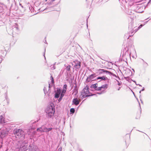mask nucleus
I'll list each match as a JSON object with an SVG mask.
<instances>
[{
  "label": "nucleus",
  "instance_id": "nucleus-3",
  "mask_svg": "<svg viewBox=\"0 0 151 151\" xmlns=\"http://www.w3.org/2000/svg\"><path fill=\"white\" fill-rule=\"evenodd\" d=\"M14 134L16 137L17 138H20L22 137H24V131L20 129L17 130Z\"/></svg>",
  "mask_w": 151,
  "mask_h": 151
},
{
  "label": "nucleus",
  "instance_id": "nucleus-35",
  "mask_svg": "<svg viewBox=\"0 0 151 151\" xmlns=\"http://www.w3.org/2000/svg\"><path fill=\"white\" fill-rule=\"evenodd\" d=\"M145 90V88L144 87H143L142 89L141 90L142 91H144Z\"/></svg>",
  "mask_w": 151,
  "mask_h": 151
},
{
  "label": "nucleus",
  "instance_id": "nucleus-13",
  "mask_svg": "<svg viewBox=\"0 0 151 151\" xmlns=\"http://www.w3.org/2000/svg\"><path fill=\"white\" fill-rule=\"evenodd\" d=\"M8 134V132L5 131H2L0 133V136L1 137L6 136Z\"/></svg>",
  "mask_w": 151,
  "mask_h": 151
},
{
  "label": "nucleus",
  "instance_id": "nucleus-25",
  "mask_svg": "<svg viewBox=\"0 0 151 151\" xmlns=\"http://www.w3.org/2000/svg\"><path fill=\"white\" fill-rule=\"evenodd\" d=\"M52 128L51 127V128H47V132H49L50 131H51V130H52Z\"/></svg>",
  "mask_w": 151,
  "mask_h": 151
},
{
  "label": "nucleus",
  "instance_id": "nucleus-23",
  "mask_svg": "<svg viewBox=\"0 0 151 151\" xmlns=\"http://www.w3.org/2000/svg\"><path fill=\"white\" fill-rule=\"evenodd\" d=\"M43 90L45 94H46L47 93L46 88L44 87V88Z\"/></svg>",
  "mask_w": 151,
  "mask_h": 151
},
{
  "label": "nucleus",
  "instance_id": "nucleus-31",
  "mask_svg": "<svg viewBox=\"0 0 151 151\" xmlns=\"http://www.w3.org/2000/svg\"><path fill=\"white\" fill-rule=\"evenodd\" d=\"M60 94V97H61V98H63V96H64V94L62 93H61Z\"/></svg>",
  "mask_w": 151,
  "mask_h": 151
},
{
  "label": "nucleus",
  "instance_id": "nucleus-4",
  "mask_svg": "<svg viewBox=\"0 0 151 151\" xmlns=\"http://www.w3.org/2000/svg\"><path fill=\"white\" fill-rule=\"evenodd\" d=\"M128 48H125L122 50L121 54L122 55L123 58H127L130 57V55L128 51Z\"/></svg>",
  "mask_w": 151,
  "mask_h": 151
},
{
  "label": "nucleus",
  "instance_id": "nucleus-44",
  "mask_svg": "<svg viewBox=\"0 0 151 151\" xmlns=\"http://www.w3.org/2000/svg\"><path fill=\"white\" fill-rule=\"evenodd\" d=\"M54 69H55V67L54 68Z\"/></svg>",
  "mask_w": 151,
  "mask_h": 151
},
{
  "label": "nucleus",
  "instance_id": "nucleus-22",
  "mask_svg": "<svg viewBox=\"0 0 151 151\" xmlns=\"http://www.w3.org/2000/svg\"><path fill=\"white\" fill-rule=\"evenodd\" d=\"M124 78L129 82L130 81V78L129 77H124Z\"/></svg>",
  "mask_w": 151,
  "mask_h": 151
},
{
  "label": "nucleus",
  "instance_id": "nucleus-42",
  "mask_svg": "<svg viewBox=\"0 0 151 151\" xmlns=\"http://www.w3.org/2000/svg\"><path fill=\"white\" fill-rule=\"evenodd\" d=\"M35 128H34L33 127L31 128V129H34Z\"/></svg>",
  "mask_w": 151,
  "mask_h": 151
},
{
  "label": "nucleus",
  "instance_id": "nucleus-33",
  "mask_svg": "<svg viewBox=\"0 0 151 151\" xmlns=\"http://www.w3.org/2000/svg\"><path fill=\"white\" fill-rule=\"evenodd\" d=\"M73 91H74H74H75V92H76V93H77V92H78L77 90H76V89H74L73 90Z\"/></svg>",
  "mask_w": 151,
  "mask_h": 151
},
{
  "label": "nucleus",
  "instance_id": "nucleus-41",
  "mask_svg": "<svg viewBox=\"0 0 151 151\" xmlns=\"http://www.w3.org/2000/svg\"><path fill=\"white\" fill-rule=\"evenodd\" d=\"M141 91H142L141 90L139 92V93H140Z\"/></svg>",
  "mask_w": 151,
  "mask_h": 151
},
{
  "label": "nucleus",
  "instance_id": "nucleus-16",
  "mask_svg": "<svg viewBox=\"0 0 151 151\" xmlns=\"http://www.w3.org/2000/svg\"><path fill=\"white\" fill-rule=\"evenodd\" d=\"M5 123L4 118L2 115L0 116V123Z\"/></svg>",
  "mask_w": 151,
  "mask_h": 151
},
{
  "label": "nucleus",
  "instance_id": "nucleus-15",
  "mask_svg": "<svg viewBox=\"0 0 151 151\" xmlns=\"http://www.w3.org/2000/svg\"><path fill=\"white\" fill-rule=\"evenodd\" d=\"M64 66L66 67V69L67 71H69L70 70L71 66L69 65H66V64L64 65Z\"/></svg>",
  "mask_w": 151,
  "mask_h": 151
},
{
  "label": "nucleus",
  "instance_id": "nucleus-18",
  "mask_svg": "<svg viewBox=\"0 0 151 151\" xmlns=\"http://www.w3.org/2000/svg\"><path fill=\"white\" fill-rule=\"evenodd\" d=\"M139 29L138 28L137 29H135V30L134 31H132V32H131V33L130 35H129V36H131L133 35V34H132L133 33L134 34L137 31V30Z\"/></svg>",
  "mask_w": 151,
  "mask_h": 151
},
{
  "label": "nucleus",
  "instance_id": "nucleus-9",
  "mask_svg": "<svg viewBox=\"0 0 151 151\" xmlns=\"http://www.w3.org/2000/svg\"><path fill=\"white\" fill-rule=\"evenodd\" d=\"M96 76V73H93L89 76L87 78L86 81L87 82H90L92 79Z\"/></svg>",
  "mask_w": 151,
  "mask_h": 151
},
{
  "label": "nucleus",
  "instance_id": "nucleus-36",
  "mask_svg": "<svg viewBox=\"0 0 151 151\" xmlns=\"http://www.w3.org/2000/svg\"><path fill=\"white\" fill-rule=\"evenodd\" d=\"M19 5L21 6V7L22 8H23V6L22 5V4H19Z\"/></svg>",
  "mask_w": 151,
  "mask_h": 151
},
{
  "label": "nucleus",
  "instance_id": "nucleus-1",
  "mask_svg": "<svg viewBox=\"0 0 151 151\" xmlns=\"http://www.w3.org/2000/svg\"><path fill=\"white\" fill-rule=\"evenodd\" d=\"M45 111L47 114V117L49 118H52L54 116L55 112V109L54 107L51 105L47 108Z\"/></svg>",
  "mask_w": 151,
  "mask_h": 151
},
{
  "label": "nucleus",
  "instance_id": "nucleus-21",
  "mask_svg": "<svg viewBox=\"0 0 151 151\" xmlns=\"http://www.w3.org/2000/svg\"><path fill=\"white\" fill-rule=\"evenodd\" d=\"M50 79L51 80V82L52 83H54V80L53 77L51 76L50 77Z\"/></svg>",
  "mask_w": 151,
  "mask_h": 151
},
{
  "label": "nucleus",
  "instance_id": "nucleus-5",
  "mask_svg": "<svg viewBox=\"0 0 151 151\" xmlns=\"http://www.w3.org/2000/svg\"><path fill=\"white\" fill-rule=\"evenodd\" d=\"M109 71L103 69H99L96 72V73L100 76L105 75V74H108Z\"/></svg>",
  "mask_w": 151,
  "mask_h": 151
},
{
  "label": "nucleus",
  "instance_id": "nucleus-8",
  "mask_svg": "<svg viewBox=\"0 0 151 151\" xmlns=\"http://www.w3.org/2000/svg\"><path fill=\"white\" fill-rule=\"evenodd\" d=\"M61 93V91L60 89V88H58L55 92V98H58L60 96Z\"/></svg>",
  "mask_w": 151,
  "mask_h": 151
},
{
  "label": "nucleus",
  "instance_id": "nucleus-24",
  "mask_svg": "<svg viewBox=\"0 0 151 151\" xmlns=\"http://www.w3.org/2000/svg\"><path fill=\"white\" fill-rule=\"evenodd\" d=\"M63 89L66 90L67 89V85L66 84H65L63 87Z\"/></svg>",
  "mask_w": 151,
  "mask_h": 151
},
{
  "label": "nucleus",
  "instance_id": "nucleus-29",
  "mask_svg": "<svg viewBox=\"0 0 151 151\" xmlns=\"http://www.w3.org/2000/svg\"><path fill=\"white\" fill-rule=\"evenodd\" d=\"M117 82H118V84H117L118 85V86H120L121 85V83H120V82H119V81H117Z\"/></svg>",
  "mask_w": 151,
  "mask_h": 151
},
{
  "label": "nucleus",
  "instance_id": "nucleus-40",
  "mask_svg": "<svg viewBox=\"0 0 151 151\" xmlns=\"http://www.w3.org/2000/svg\"><path fill=\"white\" fill-rule=\"evenodd\" d=\"M139 86H141V87L142 86L140 84H139Z\"/></svg>",
  "mask_w": 151,
  "mask_h": 151
},
{
  "label": "nucleus",
  "instance_id": "nucleus-14",
  "mask_svg": "<svg viewBox=\"0 0 151 151\" xmlns=\"http://www.w3.org/2000/svg\"><path fill=\"white\" fill-rule=\"evenodd\" d=\"M97 83L91 85L90 86V88H94L95 90L99 91V90L98 89V88L97 86Z\"/></svg>",
  "mask_w": 151,
  "mask_h": 151
},
{
  "label": "nucleus",
  "instance_id": "nucleus-20",
  "mask_svg": "<svg viewBox=\"0 0 151 151\" xmlns=\"http://www.w3.org/2000/svg\"><path fill=\"white\" fill-rule=\"evenodd\" d=\"M70 112L72 114H73L75 112V109L73 108H72L70 109Z\"/></svg>",
  "mask_w": 151,
  "mask_h": 151
},
{
  "label": "nucleus",
  "instance_id": "nucleus-37",
  "mask_svg": "<svg viewBox=\"0 0 151 151\" xmlns=\"http://www.w3.org/2000/svg\"><path fill=\"white\" fill-rule=\"evenodd\" d=\"M50 84H49V88H50Z\"/></svg>",
  "mask_w": 151,
  "mask_h": 151
},
{
  "label": "nucleus",
  "instance_id": "nucleus-11",
  "mask_svg": "<svg viewBox=\"0 0 151 151\" xmlns=\"http://www.w3.org/2000/svg\"><path fill=\"white\" fill-rule=\"evenodd\" d=\"M47 128L46 127H44L42 128L40 127V128H38L37 129V131L40 132H47Z\"/></svg>",
  "mask_w": 151,
  "mask_h": 151
},
{
  "label": "nucleus",
  "instance_id": "nucleus-17",
  "mask_svg": "<svg viewBox=\"0 0 151 151\" xmlns=\"http://www.w3.org/2000/svg\"><path fill=\"white\" fill-rule=\"evenodd\" d=\"M29 151H41L37 147L33 148L30 150Z\"/></svg>",
  "mask_w": 151,
  "mask_h": 151
},
{
  "label": "nucleus",
  "instance_id": "nucleus-2",
  "mask_svg": "<svg viewBox=\"0 0 151 151\" xmlns=\"http://www.w3.org/2000/svg\"><path fill=\"white\" fill-rule=\"evenodd\" d=\"M89 93V88L88 86H87L83 89L81 92L82 97L84 98L90 96V95L88 94Z\"/></svg>",
  "mask_w": 151,
  "mask_h": 151
},
{
  "label": "nucleus",
  "instance_id": "nucleus-34",
  "mask_svg": "<svg viewBox=\"0 0 151 151\" xmlns=\"http://www.w3.org/2000/svg\"><path fill=\"white\" fill-rule=\"evenodd\" d=\"M121 88V87H119L118 89H117V90L118 91H119L120 90V89Z\"/></svg>",
  "mask_w": 151,
  "mask_h": 151
},
{
  "label": "nucleus",
  "instance_id": "nucleus-30",
  "mask_svg": "<svg viewBox=\"0 0 151 151\" xmlns=\"http://www.w3.org/2000/svg\"><path fill=\"white\" fill-rule=\"evenodd\" d=\"M16 26L14 28H15L17 30L19 29V28L18 26H17V25L16 24Z\"/></svg>",
  "mask_w": 151,
  "mask_h": 151
},
{
  "label": "nucleus",
  "instance_id": "nucleus-6",
  "mask_svg": "<svg viewBox=\"0 0 151 151\" xmlns=\"http://www.w3.org/2000/svg\"><path fill=\"white\" fill-rule=\"evenodd\" d=\"M108 85L107 84H105L103 85H102L100 87H98V90L99 91L103 90L101 92H99L98 93L96 94H94L93 95H96L97 94L100 95L102 93H104V90L108 88Z\"/></svg>",
  "mask_w": 151,
  "mask_h": 151
},
{
  "label": "nucleus",
  "instance_id": "nucleus-10",
  "mask_svg": "<svg viewBox=\"0 0 151 151\" xmlns=\"http://www.w3.org/2000/svg\"><path fill=\"white\" fill-rule=\"evenodd\" d=\"M80 101L77 98H74L72 101V104H74L77 106L79 104Z\"/></svg>",
  "mask_w": 151,
  "mask_h": 151
},
{
  "label": "nucleus",
  "instance_id": "nucleus-28",
  "mask_svg": "<svg viewBox=\"0 0 151 151\" xmlns=\"http://www.w3.org/2000/svg\"><path fill=\"white\" fill-rule=\"evenodd\" d=\"M144 25L143 24H140L139 26V27H138V29H140V28H141Z\"/></svg>",
  "mask_w": 151,
  "mask_h": 151
},
{
  "label": "nucleus",
  "instance_id": "nucleus-39",
  "mask_svg": "<svg viewBox=\"0 0 151 151\" xmlns=\"http://www.w3.org/2000/svg\"><path fill=\"white\" fill-rule=\"evenodd\" d=\"M46 42V43H47V42H46V40H45V43Z\"/></svg>",
  "mask_w": 151,
  "mask_h": 151
},
{
  "label": "nucleus",
  "instance_id": "nucleus-19",
  "mask_svg": "<svg viewBox=\"0 0 151 151\" xmlns=\"http://www.w3.org/2000/svg\"><path fill=\"white\" fill-rule=\"evenodd\" d=\"M108 74H109L110 75L112 76H115L116 77H117V76L115 74H113V73H112L111 72L109 71V73H108Z\"/></svg>",
  "mask_w": 151,
  "mask_h": 151
},
{
  "label": "nucleus",
  "instance_id": "nucleus-26",
  "mask_svg": "<svg viewBox=\"0 0 151 151\" xmlns=\"http://www.w3.org/2000/svg\"><path fill=\"white\" fill-rule=\"evenodd\" d=\"M142 60L143 61V62L144 63V65H145L146 66H147L148 65V64H147V63L146 62H145V61H144V60L143 59H142Z\"/></svg>",
  "mask_w": 151,
  "mask_h": 151
},
{
  "label": "nucleus",
  "instance_id": "nucleus-27",
  "mask_svg": "<svg viewBox=\"0 0 151 151\" xmlns=\"http://www.w3.org/2000/svg\"><path fill=\"white\" fill-rule=\"evenodd\" d=\"M66 91V90L63 89V90L62 91V92L61 93H63V94H64V93H65Z\"/></svg>",
  "mask_w": 151,
  "mask_h": 151
},
{
  "label": "nucleus",
  "instance_id": "nucleus-12",
  "mask_svg": "<svg viewBox=\"0 0 151 151\" xmlns=\"http://www.w3.org/2000/svg\"><path fill=\"white\" fill-rule=\"evenodd\" d=\"M105 75L99 77L97 78V80L101 79V80L108 81L109 79L108 78L106 77Z\"/></svg>",
  "mask_w": 151,
  "mask_h": 151
},
{
  "label": "nucleus",
  "instance_id": "nucleus-32",
  "mask_svg": "<svg viewBox=\"0 0 151 151\" xmlns=\"http://www.w3.org/2000/svg\"><path fill=\"white\" fill-rule=\"evenodd\" d=\"M62 99V98H61V97H60L59 98V99H58V101L60 102L61 100Z\"/></svg>",
  "mask_w": 151,
  "mask_h": 151
},
{
  "label": "nucleus",
  "instance_id": "nucleus-7",
  "mask_svg": "<svg viewBox=\"0 0 151 151\" xmlns=\"http://www.w3.org/2000/svg\"><path fill=\"white\" fill-rule=\"evenodd\" d=\"M75 65H74V67L76 70L79 69H80L81 67V63L78 61L76 60L74 62Z\"/></svg>",
  "mask_w": 151,
  "mask_h": 151
},
{
  "label": "nucleus",
  "instance_id": "nucleus-43",
  "mask_svg": "<svg viewBox=\"0 0 151 151\" xmlns=\"http://www.w3.org/2000/svg\"><path fill=\"white\" fill-rule=\"evenodd\" d=\"M56 63H55V64H54V65H55Z\"/></svg>",
  "mask_w": 151,
  "mask_h": 151
},
{
  "label": "nucleus",
  "instance_id": "nucleus-38",
  "mask_svg": "<svg viewBox=\"0 0 151 151\" xmlns=\"http://www.w3.org/2000/svg\"><path fill=\"white\" fill-rule=\"evenodd\" d=\"M45 53H44V57H45Z\"/></svg>",
  "mask_w": 151,
  "mask_h": 151
}]
</instances>
